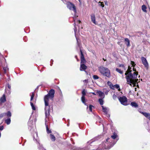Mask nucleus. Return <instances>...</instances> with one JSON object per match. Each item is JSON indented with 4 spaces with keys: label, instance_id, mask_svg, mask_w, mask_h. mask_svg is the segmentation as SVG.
<instances>
[{
    "label": "nucleus",
    "instance_id": "44",
    "mask_svg": "<svg viewBox=\"0 0 150 150\" xmlns=\"http://www.w3.org/2000/svg\"><path fill=\"white\" fill-rule=\"evenodd\" d=\"M33 98L34 97H33L32 96H31V98H30V101H32L33 100Z\"/></svg>",
    "mask_w": 150,
    "mask_h": 150
},
{
    "label": "nucleus",
    "instance_id": "11",
    "mask_svg": "<svg viewBox=\"0 0 150 150\" xmlns=\"http://www.w3.org/2000/svg\"><path fill=\"white\" fill-rule=\"evenodd\" d=\"M109 83L110 84L109 86L110 88L111 89L113 90H114L115 88L116 89H118V90H119V89H120V86L119 85L116 84L114 85H113V84H112L109 81H108V83Z\"/></svg>",
    "mask_w": 150,
    "mask_h": 150
},
{
    "label": "nucleus",
    "instance_id": "2",
    "mask_svg": "<svg viewBox=\"0 0 150 150\" xmlns=\"http://www.w3.org/2000/svg\"><path fill=\"white\" fill-rule=\"evenodd\" d=\"M113 135L111 136V138H108L101 144L103 149L108 150L115 145L118 140L117 138L118 136L117 131L116 130H112Z\"/></svg>",
    "mask_w": 150,
    "mask_h": 150
},
{
    "label": "nucleus",
    "instance_id": "4",
    "mask_svg": "<svg viewBox=\"0 0 150 150\" xmlns=\"http://www.w3.org/2000/svg\"><path fill=\"white\" fill-rule=\"evenodd\" d=\"M99 71L100 73L103 76L108 78H110L111 76L110 70L107 68L103 67L99 68Z\"/></svg>",
    "mask_w": 150,
    "mask_h": 150
},
{
    "label": "nucleus",
    "instance_id": "50",
    "mask_svg": "<svg viewBox=\"0 0 150 150\" xmlns=\"http://www.w3.org/2000/svg\"><path fill=\"white\" fill-rule=\"evenodd\" d=\"M108 93V92H105V94H107V93Z\"/></svg>",
    "mask_w": 150,
    "mask_h": 150
},
{
    "label": "nucleus",
    "instance_id": "10",
    "mask_svg": "<svg viewBox=\"0 0 150 150\" xmlns=\"http://www.w3.org/2000/svg\"><path fill=\"white\" fill-rule=\"evenodd\" d=\"M141 59L142 63L144 65L145 67L147 69L149 68V64L146 59L144 57H142Z\"/></svg>",
    "mask_w": 150,
    "mask_h": 150
},
{
    "label": "nucleus",
    "instance_id": "46",
    "mask_svg": "<svg viewBox=\"0 0 150 150\" xmlns=\"http://www.w3.org/2000/svg\"><path fill=\"white\" fill-rule=\"evenodd\" d=\"M37 121V119L36 118H35L34 119V122H35Z\"/></svg>",
    "mask_w": 150,
    "mask_h": 150
},
{
    "label": "nucleus",
    "instance_id": "15",
    "mask_svg": "<svg viewBox=\"0 0 150 150\" xmlns=\"http://www.w3.org/2000/svg\"><path fill=\"white\" fill-rule=\"evenodd\" d=\"M87 68V66L84 64H81L80 70L82 71L85 70Z\"/></svg>",
    "mask_w": 150,
    "mask_h": 150
},
{
    "label": "nucleus",
    "instance_id": "7",
    "mask_svg": "<svg viewBox=\"0 0 150 150\" xmlns=\"http://www.w3.org/2000/svg\"><path fill=\"white\" fill-rule=\"evenodd\" d=\"M82 96L81 98V101L85 105L87 106V109L88 108V104L86 103L87 100L85 99V96L86 95V91L85 89H83L82 92Z\"/></svg>",
    "mask_w": 150,
    "mask_h": 150
},
{
    "label": "nucleus",
    "instance_id": "32",
    "mask_svg": "<svg viewBox=\"0 0 150 150\" xmlns=\"http://www.w3.org/2000/svg\"><path fill=\"white\" fill-rule=\"evenodd\" d=\"M98 4L99 6H101L102 7H104V5L103 4V2H101V1H99L98 3Z\"/></svg>",
    "mask_w": 150,
    "mask_h": 150
},
{
    "label": "nucleus",
    "instance_id": "35",
    "mask_svg": "<svg viewBox=\"0 0 150 150\" xmlns=\"http://www.w3.org/2000/svg\"><path fill=\"white\" fill-rule=\"evenodd\" d=\"M80 52H81V58H84L83 54L81 50H80Z\"/></svg>",
    "mask_w": 150,
    "mask_h": 150
},
{
    "label": "nucleus",
    "instance_id": "28",
    "mask_svg": "<svg viewBox=\"0 0 150 150\" xmlns=\"http://www.w3.org/2000/svg\"><path fill=\"white\" fill-rule=\"evenodd\" d=\"M116 71L117 72H118L119 73L121 74H122L123 73V72L121 70V69L117 68H116Z\"/></svg>",
    "mask_w": 150,
    "mask_h": 150
},
{
    "label": "nucleus",
    "instance_id": "45",
    "mask_svg": "<svg viewBox=\"0 0 150 150\" xmlns=\"http://www.w3.org/2000/svg\"><path fill=\"white\" fill-rule=\"evenodd\" d=\"M77 21L79 23H81V21L80 20H78Z\"/></svg>",
    "mask_w": 150,
    "mask_h": 150
},
{
    "label": "nucleus",
    "instance_id": "27",
    "mask_svg": "<svg viewBox=\"0 0 150 150\" xmlns=\"http://www.w3.org/2000/svg\"><path fill=\"white\" fill-rule=\"evenodd\" d=\"M103 99L102 98H100L98 100V101L101 105H103V104L104 101Z\"/></svg>",
    "mask_w": 150,
    "mask_h": 150
},
{
    "label": "nucleus",
    "instance_id": "19",
    "mask_svg": "<svg viewBox=\"0 0 150 150\" xmlns=\"http://www.w3.org/2000/svg\"><path fill=\"white\" fill-rule=\"evenodd\" d=\"M98 93V94L100 98L103 99L105 97L104 93L101 91H99L97 92Z\"/></svg>",
    "mask_w": 150,
    "mask_h": 150
},
{
    "label": "nucleus",
    "instance_id": "14",
    "mask_svg": "<svg viewBox=\"0 0 150 150\" xmlns=\"http://www.w3.org/2000/svg\"><path fill=\"white\" fill-rule=\"evenodd\" d=\"M101 107L102 108L103 112L108 117H109L110 116V115L108 113L107 108L106 107H104L103 106H102Z\"/></svg>",
    "mask_w": 150,
    "mask_h": 150
},
{
    "label": "nucleus",
    "instance_id": "1",
    "mask_svg": "<svg viewBox=\"0 0 150 150\" xmlns=\"http://www.w3.org/2000/svg\"><path fill=\"white\" fill-rule=\"evenodd\" d=\"M55 93L54 90L53 89H51L50 90L48 93L44 97V100L45 104V125L46 127L47 132L48 134L51 133V130H49L48 128V125L47 124V119L48 118L50 114V112L51 110H52V107L49 105V99L52 100L54 96Z\"/></svg>",
    "mask_w": 150,
    "mask_h": 150
},
{
    "label": "nucleus",
    "instance_id": "52",
    "mask_svg": "<svg viewBox=\"0 0 150 150\" xmlns=\"http://www.w3.org/2000/svg\"><path fill=\"white\" fill-rule=\"evenodd\" d=\"M69 124H67V126H69Z\"/></svg>",
    "mask_w": 150,
    "mask_h": 150
},
{
    "label": "nucleus",
    "instance_id": "40",
    "mask_svg": "<svg viewBox=\"0 0 150 150\" xmlns=\"http://www.w3.org/2000/svg\"><path fill=\"white\" fill-rule=\"evenodd\" d=\"M53 60L52 59H51L50 60V66H52L53 64Z\"/></svg>",
    "mask_w": 150,
    "mask_h": 150
},
{
    "label": "nucleus",
    "instance_id": "39",
    "mask_svg": "<svg viewBox=\"0 0 150 150\" xmlns=\"http://www.w3.org/2000/svg\"><path fill=\"white\" fill-rule=\"evenodd\" d=\"M4 129V126L3 125L0 126V131L3 130Z\"/></svg>",
    "mask_w": 150,
    "mask_h": 150
},
{
    "label": "nucleus",
    "instance_id": "3",
    "mask_svg": "<svg viewBox=\"0 0 150 150\" xmlns=\"http://www.w3.org/2000/svg\"><path fill=\"white\" fill-rule=\"evenodd\" d=\"M131 68L129 66L127 71L125 73V75L126 76L125 78L127 84L132 86L133 80L137 77V74L135 72H134L132 73V71L131 70Z\"/></svg>",
    "mask_w": 150,
    "mask_h": 150
},
{
    "label": "nucleus",
    "instance_id": "18",
    "mask_svg": "<svg viewBox=\"0 0 150 150\" xmlns=\"http://www.w3.org/2000/svg\"><path fill=\"white\" fill-rule=\"evenodd\" d=\"M6 101L5 96L4 94L2 96L0 99V103H3Z\"/></svg>",
    "mask_w": 150,
    "mask_h": 150
},
{
    "label": "nucleus",
    "instance_id": "31",
    "mask_svg": "<svg viewBox=\"0 0 150 150\" xmlns=\"http://www.w3.org/2000/svg\"><path fill=\"white\" fill-rule=\"evenodd\" d=\"M95 107L92 105H90L89 106V110L91 112H92V108H94Z\"/></svg>",
    "mask_w": 150,
    "mask_h": 150
},
{
    "label": "nucleus",
    "instance_id": "33",
    "mask_svg": "<svg viewBox=\"0 0 150 150\" xmlns=\"http://www.w3.org/2000/svg\"><path fill=\"white\" fill-rule=\"evenodd\" d=\"M81 64H84L86 62V61L85 59V58H81Z\"/></svg>",
    "mask_w": 150,
    "mask_h": 150
},
{
    "label": "nucleus",
    "instance_id": "13",
    "mask_svg": "<svg viewBox=\"0 0 150 150\" xmlns=\"http://www.w3.org/2000/svg\"><path fill=\"white\" fill-rule=\"evenodd\" d=\"M140 112L150 120V113L143 112Z\"/></svg>",
    "mask_w": 150,
    "mask_h": 150
},
{
    "label": "nucleus",
    "instance_id": "30",
    "mask_svg": "<svg viewBox=\"0 0 150 150\" xmlns=\"http://www.w3.org/2000/svg\"><path fill=\"white\" fill-rule=\"evenodd\" d=\"M30 104L31 106L32 107V109L33 110H35L36 108L34 106L33 103L32 102H30Z\"/></svg>",
    "mask_w": 150,
    "mask_h": 150
},
{
    "label": "nucleus",
    "instance_id": "6",
    "mask_svg": "<svg viewBox=\"0 0 150 150\" xmlns=\"http://www.w3.org/2000/svg\"><path fill=\"white\" fill-rule=\"evenodd\" d=\"M118 99L122 105H128L127 98L125 96H123L122 97H120Z\"/></svg>",
    "mask_w": 150,
    "mask_h": 150
},
{
    "label": "nucleus",
    "instance_id": "9",
    "mask_svg": "<svg viewBox=\"0 0 150 150\" xmlns=\"http://www.w3.org/2000/svg\"><path fill=\"white\" fill-rule=\"evenodd\" d=\"M30 118L28 122V128L31 131H34V125L33 124V121L32 120H30Z\"/></svg>",
    "mask_w": 150,
    "mask_h": 150
},
{
    "label": "nucleus",
    "instance_id": "24",
    "mask_svg": "<svg viewBox=\"0 0 150 150\" xmlns=\"http://www.w3.org/2000/svg\"><path fill=\"white\" fill-rule=\"evenodd\" d=\"M74 22H75V20H74ZM76 25V24H75V22H74V33H75V37H76V38L77 42H78L77 38H76V31H77V28H76V25Z\"/></svg>",
    "mask_w": 150,
    "mask_h": 150
},
{
    "label": "nucleus",
    "instance_id": "42",
    "mask_svg": "<svg viewBox=\"0 0 150 150\" xmlns=\"http://www.w3.org/2000/svg\"><path fill=\"white\" fill-rule=\"evenodd\" d=\"M34 95H35V94L34 93V92H33L32 93V95L31 96H32L33 97H34Z\"/></svg>",
    "mask_w": 150,
    "mask_h": 150
},
{
    "label": "nucleus",
    "instance_id": "51",
    "mask_svg": "<svg viewBox=\"0 0 150 150\" xmlns=\"http://www.w3.org/2000/svg\"><path fill=\"white\" fill-rule=\"evenodd\" d=\"M75 57L76 59H77V56H75Z\"/></svg>",
    "mask_w": 150,
    "mask_h": 150
},
{
    "label": "nucleus",
    "instance_id": "25",
    "mask_svg": "<svg viewBox=\"0 0 150 150\" xmlns=\"http://www.w3.org/2000/svg\"><path fill=\"white\" fill-rule=\"evenodd\" d=\"M146 7L145 5H143L142 6V9L144 12H146Z\"/></svg>",
    "mask_w": 150,
    "mask_h": 150
},
{
    "label": "nucleus",
    "instance_id": "54",
    "mask_svg": "<svg viewBox=\"0 0 150 150\" xmlns=\"http://www.w3.org/2000/svg\"><path fill=\"white\" fill-rule=\"evenodd\" d=\"M136 89H137V88H135V91H136Z\"/></svg>",
    "mask_w": 150,
    "mask_h": 150
},
{
    "label": "nucleus",
    "instance_id": "37",
    "mask_svg": "<svg viewBox=\"0 0 150 150\" xmlns=\"http://www.w3.org/2000/svg\"><path fill=\"white\" fill-rule=\"evenodd\" d=\"M117 98V96L115 94H113L112 96V98L114 100H115Z\"/></svg>",
    "mask_w": 150,
    "mask_h": 150
},
{
    "label": "nucleus",
    "instance_id": "20",
    "mask_svg": "<svg viewBox=\"0 0 150 150\" xmlns=\"http://www.w3.org/2000/svg\"><path fill=\"white\" fill-rule=\"evenodd\" d=\"M131 64L132 65V67H133V71H134V72H135L136 74H137V75L138 74V72L137 71V72L136 71V69L135 68H134V67L135 65V64L134 62L133 61H131Z\"/></svg>",
    "mask_w": 150,
    "mask_h": 150
},
{
    "label": "nucleus",
    "instance_id": "34",
    "mask_svg": "<svg viewBox=\"0 0 150 150\" xmlns=\"http://www.w3.org/2000/svg\"><path fill=\"white\" fill-rule=\"evenodd\" d=\"M93 78L94 80H96L99 79V77L97 75H94L93 76Z\"/></svg>",
    "mask_w": 150,
    "mask_h": 150
},
{
    "label": "nucleus",
    "instance_id": "21",
    "mask_svg": "<svg viewBox=\"0 0 150 150\" xmlns=\"http://www.w3.org/2000/svg\"><path fill=\"white\" fill-rule=\"evenodd\" d=\"M3 113L5 114V116L6 115L8 118H11V114L10 111H8L6 113Z\"/></svg>",
    "mask_w": 150,
    "mask_h": 150
},
{
    "label": "nucleus",
    "instance_id": "43",
    "mask_svg": "<svg viewBox=\"0 0 150 150\" xmlns=\"http://www.w3.org/2000/svg\"><path fill=\"white\" fill-rule=\"evenodd\" d=\"M104 2L105 3V5H108V4H107V1H104Z\"/></svg>",
    "mask_w": 150,
    "mask_h": 150
},
{
    "label": "nucleus",
    "instance_id": "16",
    "mask_svg": "<svg viewBox=\"0 0 150 150\" xmlns=\"http://www.w3.org/2000/svg\"><path fill=\"white\" fill-rule=\"evenodd\" d=\"M124 41L125 43L128 47L130 46V41L128 38H125L124 39Z\"/></svg>",
    "mask_w": 150,
    "mask_h": 150
},
{
    "label": "nucleus",
    "instance_id": "53",
    "mask_svg": "<svg viewBox=\"0 0 150 150\" xmlns=\"http://www.w3.org/2000/svg\"><path fill=\"white\" fill-rule=\"evenodd\" d=\"M79 2L80 3H81V1H80V0H79Z\"/></svg>",
    "mask_w": 150,
    "mask_h": 150
},
{
    "label": "nucleus",
    "instance_id": "17",
    "mask_svg": "<svg viewBox=\"0 0 150 150\" xmlns=\"http://www.w3.org/2000/svg\"><path fill=\"white\" fill-rule=\"evenodd\" d=\"M6 87H7L8 88L9 90H6L5 92L6 93H7L8 94H10L11 93L10 90L11 89V86L9 84V83H8L6 85Z\"/></svg>",
    "mask_w": 150,
    "mask_h": 150
},
{
    "label": "nucleus",
    "instance_id": "41",
    "mask_svg": "<svg viewBox=\"0 0 150 150\" xmlns=\"http://www.w3.org/2000/svg\"><path fill=\"white\" fill-rule=\"evenodd\" d=\"M119 67H125L124 65L123 64H120L119 65Z\"/></svg>",
    "mask_w": 150,
    "mask_h": 150
},
{
    "label": "nucleus",
    "instance_id": "38",
    "mask_svg": "<svg viewBox=\"0 0 150 150\" xmlns=\"http://www.w3.org/2000/svg\"><path fill=\"white\" fill-rule=\"evenodd\" d=\"M4 129V126L3 125L0 126V131L3 130Z\"/></svg>",
    "mask_w": 150,
    "mask_h": 150
},
{
    "label": "nucleus",
    "instance_id": "8",
    "mask_svg": "<svg viewBox=\"0 0 150 150\" xmlns=\"http://www.w3.org/2000/svg\"><path fill=\"white\" fill-rule=\"evenodd\" d=\"M67 5L68 8L70 10H72L75 13L76 12V11L75 6L73 4L70 2H68Z\"/></svg>",
    "mask_w": 150,
    "mask_h": 150
},
{
    "label": "nucleus",
    "instance_id": "22",
    "mask_svg": "<svg viewBox=\"0 0 150 150\" xmlns=\"http://www.w3.org/2000/svg\"><path fill=\"white\" fill-rule=\"evenodd\" d=\"M131 105L133 107L137 108L138 106L137 104L135 102H132L130 103Z\"/></svg>",
    "mask_w": 150,
    "mask_h": 150
},
{
    "label": "nucleus",
    "instance_id": "12",
    "mask_svg": "<svg viewBox=\"0 0 150 150\" xmlns=\"http://www.w3.org/2000/svg\"><path fill=\"white\" fill-rule=\"evenodd\" d=\"M91 21L95 24H97L96 21V17L94 14H92L91 15Z\"/></svg>",
    "mask_w": 150,
    "mask_h": 150
},
{
    "label": "nucleus",
    "instance_id": "48",
    "mask_svg": "<svg viewBox=\"0 0 150 150\" xmlns=\"http://www.w3.org/2000/svg\"><path fill=\"white\" fill-rule=\"evenodd\" d=\"M38 87H39V86H38L37 88H36L35 89V91L37 89H38Z\"/></svg>",
    "mask_w": 150,
    "mask_h": 150
},
{
    "label": "nucleus",
    "instance_id": "36",
    "mask_svg": "<svg viewBox=\"0 0 150 150\" xmlns=\"http://www.w3.org/2000/svg\"><path fill=\"white\" fill-rule=\"evenodd\" d=\"M5 116V114L2 113L0 114V119Z\"/></svg>",
    "mask_w": 150,
    "mask_h": 150
},
{
    "label": "nucleus",
    "instance_id": "26",
    "mask_svg": "<svg viewBox=\"0 0 150 150\" xmlns=\"http://www.w3.org/2000/svg\"><path fill=\"white\" fill-rule=\"evenodd\" d=\"M50 136L51 139L53 141H55L56 139L55 136L52 134H50Z\"/></svg>",
    "mask_w": 150,
    "mask_h": 150
},
{
    "label": "nucleus",
    "instance_id": "49",
    "mask_svg": "<svg viewBox=\"0 0 150 150\" xmlns=\"http://www.w3.org/2000/svg\"><path fill=\"white\" fill-rule=\"evenodd\" d=\"M10 80H11V79H10V78H8V81H10Z\"/></svg>",
    "mask_w": 150,
    "mask_h": 150
},
{
    "label": "nucleus",
    "instance_id": "55",
    "mask_svg": "<svg viewBox=\"0 0 150 150\" xmlns=\"http://www.w3.org/2000/svg\"><path fill=\"white\" fill-rule=\"evenodd\" d=\"M72 139H72V138H71V140H72Z\"/></svg>",
    "mask_w": 150,
    "mask_h": 150
},
{
    "label": "nucleus",
    "instance_id": "47",
    "mask_svg": "<svg viewBox=\"0 0 150 150\" xmlns=\"http://www.w3.org/2000/svg\"><path fill=\"white\" fill-rule=\"evenodd\" d=\"M26 36H25V37H23V39L24 40H25V39H26Z\"/></svg>",
    "mask_w": 150,
    "mask_h": 150
},
{
    "label": "nucleus",
    "instance_id": "23",
    "mask_svg": "<svg viewBox=\"0 0 150 150\" xmlns=\"http://www.w3.org/2000/svg\"><path fill=\"white\" fill-rule=\"evenodd\" d=\"M11 122V118H8L6 119L5 120V122L7 125H8L10 124Z\"/></svg>",
    "mask_w": 150,
    "mask_h": 150
},
{
    "label": "nucleus",
    "instance_id": "56",
    "mask_svg": "<svg viewBox=\"0 0 150 150\" xmlns=\"http://www.w3.org/2000/svg\"><path fill=\"white\" fill-rule=\"evenodd\" d=\"M0 75H1V74L0 72Z\"/></svg>",
    "mask_w": 150,
    "mask_h": 150
},
{
    "label": "nucleus",
    "instance_id": "29",
    "mask_svg": "<svg viewBox=\"0 0 150 150\" xmlns=\"http://www.w3.org/2000/svg\"><path fill=\"white\" fill-rule=\"evenodd\" d=\"M8 68L7 67H3V70L4 71V74H6V71L7 70H8Z\"/></svg>",
    "mask_w": 150,
    "mask_h": 150
},
{
    "label": "nucleus",
    "instance_id": "5",
    "mask_svg": "<svg viewBox=\"0 0 150 150\" xmlns=\"http://www.w3.org/2000/svg\"><path fill=\"white\" fill-rule=\"evenodd\" d=\"M35 133L33 135V140H34V139L36 140V143L37 144H38V149H39V150H45L42 146V145L39 142L37 141V138H36V139L35 138V136H36L37 137L38 132H36L35 131Z\"/></svg>",
    "mask_w": 150,
    "mask_h": 150
}]
</instances>
